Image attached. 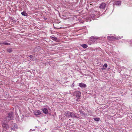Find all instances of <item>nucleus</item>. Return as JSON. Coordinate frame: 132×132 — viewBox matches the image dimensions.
Returning a JSON list of instances; mask_svg holds the SVG:
<instances>
[{"label": "nucleus", "mask_w": 132, "mask_h": 132, "mask_svg": "<svg viewBox=\"0 0 132 132\" xmlns=\"http://www.w3.org/2000/svg\"><path fill=\"white\" fill-rule=\"evenodd\" d=\"M73 94L74 96H77L78 98H79L81 95V92L79 91H75Z\"/></svg>", "instance_id": "nucleus-5"}, {"label": "nucleus", "mask_w": 132, "mask_h": 132, "mask_svg": "<svg viewBox=\"0 0 132 132\" xmlns=\"http://www.w3.org/2000/svg\"><path fill=\"white\" fill-rule=\"evenodd\" d=\"M115 39L116 40H118L121 38L119 36H117V37H115Z\"/></svg>", "instance_id": "nucleus-22"}, {"label": "nucleus", "mask_w": 132, "mask_h": 132, "mask_svg": "<svg viewBox=\"0 0 132 132\" xmlns=\"http://www.w3.org/2000/svg\"><path fill=\"white\" fill-rule=\"evenodd\" d=\"M8 121L5 120H3L2 122V124H8Z\"/></svg>", "instance_id": "nucleus-17"}, {"label": "nucleus", "mask_w": 132, "mask_h": 132, "mask_svg": "<svg viewBox=\"0 0 132 132\" xmlns=\"http://www.w3.org/2000/svg\"><path fill=\"white\" fill-rule=\"evenodd\" d=\"M98 39V38H96L95 37H94V36H92L91 37L90 39V40L92 41H94Z\"/></svg>", "instance_id": "nucleus-13"}, {"label": "nucleus", "mask_w": 132, "mask_h": 132, "mask_svg": "<svg viewBox=\"0 0 132 132\" xmlns=\"http://www.w3.org/2000/svg\"><path fill=\"white\" fill-rule=\"evenodd\" d=\"M95 12V14H96V13H98V11H96V12Z\"/></svg>", "instance_id": "nucleus-27"}, {"label": "nucleus", "mask_w": 132, "mask_h": 132, "mask_svg": "<svg viewBox=\"0 0 132 132\" xmlns=\"http://www.w3.org/2000/svg\"><path fill=\"white\" fill-rule=\"evenodd\" d=\"M107 38L108 40H111L115 39V38L114 36H108Z\"/></svg>", "instance_id": "nucleus-11"}, {"label": "nucleus", "mask_w": 132, "mask_h": 132, "mask_svg": "<svg viewBox=\"0 0 132 132\" xmlns=\"http://www.w3.org/2000/svg\"><path fill=\"white\" fill-rule=\"evenodd\" d=\"M106 5L105 3L102 2L100 4L99 8L101 9H104L106 7Z\"/></svg>", "instance_id": "nucleus-6"}, {"label": "nucleus", "mask_w": 132, "mask_h": 132, "mask_svg": "<svg viewBox=\"0 0 132 132\" xmlns=\"http://www.w3.org/2000/svg\"><path fill=\"white\" fill-rule=\"evenodd\" d=\"M72 118H73L80 119V116L79 114L77 113H74L73 112Z\"/></svg>", "instance_id": "nucleus-3"}, {"label": "nucleus", "mask_w": 132, "mask_h": 132, "mask_svg": "<svg viewBox=\"0 0 132 132\" xmlns=\"http://www.w3.org/2000/svg\"><path fill=\"white\" fill-rule=\"evenodd\" d=\"M73 86H74L73 85L71 86L72 87H73Z\"/></svg>", "instance_id": "nucleus-29"}, {"label": "nucleus", "mask_w": 132, "mask_h": 132, "mask_svg": "<svg viewBox=\"0 0 132 132\" xmlns=\"http://www.w3.org/2000/svg\"><path fill=\"white\" fill-rule=\"evenodd\" d=\"M50 38L51 39L55 40L56 42H57L59 41V39L58 38L56 37H54L52 36H51Z\"/></svg>", "instance_id": "nucleus-14"}, {"label": "nucleus", "mask_w": 132, "mask_h": 132, "mask_svg": "<svg viewBox=\"0 0 132 132\" xmlns=\"http://www.w3.org/2000/svg\"><path fill=\"white\" fill-rule=\"evenodd\" d=\"M14 115V113L13 112L9 113L7 116L5 117V119L8 120H11L13 118Z\"/></svg>", "instance_id": "nucleus-1"}, {"label": "nucleus", "mask_w": 132, "mask_h": 132, "mask_svg": "<svg viewBox=\"0 0 132 132\" xmlns=\"http://www.w3.org/2000/svg\"><path fill=\"white\" fill-rule=\"evenodd\" d=\"M28 56L30 58V60L33 57V56L32 55H29Z\"/></svg>", "instance_id": "nucleus-24"}, {"label": "nucleus", "mask_w": 132, "mask_h": 132, "mask_svg": "<svg viewBox=\"0 0 132 132\" xmlns=\"http://www.w3.org/2000/svg\"><path fill=\"white\" fill-rule=\"evenodd\" d=\"M107 67V64L106 63H105L103 65V67H105L106 68Z\"/></svg>", "instance_id": "nucleus-25"}, {"label": "nucleus", "mask_w": 132, "mask_h": 132, "mask_svg": "<svg viewBox=\"0 0 132 132\" xmlns=\"http://www.w3.org/2000/svg\"><path fill=\"white\" fill-rule=\"evenodd\" d=\"M79 86L81 87L84 88H86L87 86L86 84L82 83H79Z\"/></svg>", "instance_id": "nucleus-8"}, {"label": "nucleus", "mask_w": 132, "mask_h": 132, "mask_svg": "<svg viewBox=\"0 0 132 132\" xmlns=\"http://www.w3.org/2000/svg\"><path fill=\"white\" fill-rule=\"evenodd\" d=\"M31 130L32 131H34V130H35V129H30V131Z\"/></svg>", "instance_id": "nucleus-26"}, {"label": "nucleus", "mask_w": 132, "mask_h": 132, "mask_svg": "<svg viewBox=\"0 0 132 132\" xmlns=\"http://www.w3.org/2000/svg\"><path fill=\"white\" fill-rule=\"evenodd\" d=\"M41 111L40 110H37L34 112V113L36 116H38L41 114Z\"/></svg>", "instance_id": "nucleus-10"}, {"label": "nucleus", "mask_w": 132, "mask_h": 132, "mask_svg": "<svg viewBox=\"0 0 132 132\" xmlns=\"http://www.w3.org/2000/svg\"><path fill=\"white\" fill-rule=\"evenodd\" d=\"M44 19H45V20H46V19H47L46 18H45Z\"/></svg>", "instance_id": "nucleus-28"}, {"label": "nucleus", "mask_w": 132, "mask_h": 132, "mask_svg": "<svg viewBox=\"0 0 132 132\" xmlns=\"http://www.w3.org/2000/svg\"><path fill=\"white\" fill-rule=\"evenodd\" d=\"M93 119L94 120L96 121H98L100 120V119L99 118H94Z\"/></svg>", "instance_id": "nucleus-21"}, {"label": "nucleus", "mask_w": 132, "mask_h": 132, "mask_svg": "<svg viewBox=\"0 0 132 132\" xmlns=\"http://www.w3.org/2000/svg\"><path fill=\"white\" fill-rule=\"evenodd\" d=\"M121 2L120 1H117L115 2H114L113 4V5H121Z\"/></svg>", "instance_id": "nucleus-12"}, {"label": "nucleus", "mask_w": 132, "mask_h": 132, "mask_svg": "<svg viewBox=\"0 0 132 132\" xmlns=\"http://www.w3.org/2000/svg\"><path fill=\"white\" fill-rule=\"evenodd\" d=\"M0 44H4V45H10V43H6V42H0Z\"/></svg>", "instance_id": "nucleus-18"}, {"label": "nucleus", "mask_w": 132, "mask_h": 132, "mask_svg": "<svg viewBox=\"0 0 132 132\" xmlns=\"http://www.w3.org/2000/svg\"><path fill=\"white\" fill-rule=\"evenodd\" d=\"M79 112L81 114V116L85 118L87 117L88 116L87 113H85L84 112L81 110H79Z\"/></svg>", "instance_id": "nucleus-7"}, {"label": "nucleus", "mask_w": 132, "mask_h": 132, "mask_svg": "<svg viewBox=\"0 0 132 132\" xmlns=\"http://www.w3.org/2000/svg\"><path fill=\"white\" fill-rule=\"evenodd\" d=\"M21 14L24 16H26L28 15V14L25 11H24L22 12L21 13Z\"/></svg>", "instance_id": "nucleus-16"}, {"label": "nucleus", "mask_w": 132, "mask_h": 132, "mask_svg": "<svg viewBox=\"0 0 132 132\" xmlns=\"http://www.w3.org/2000/svg\"><path fill=\"white\" fill-rule=\"evenodd\" d=\"M73 112L69 111L65 112L64 113V115L67 117H71L72 118Z\"/></svg>", "instance_id": "nucleus-4"}, {"label": "nucleus", "mask_w": 132, "mask_h": 132, "mask_svg": "<svg viewBox=\"0 0 132 132\" xmlns=\"http://www.w3.org/2000/svg\"><path fill=\"white\" fill-rule=\"evenodd\" d=\"M11 130L15 131L18 129V126L16 123H12L11 126Z\"/></svg>", "instance_id": "nucleus-2"}, {"label": "nucleus", "mask_w": 132, "mask_h": 132, "mask_svg": "<svg viewBox=\"0 0 132 132\" xmlns=\"http://www.w3.org/2000/svg\"><path fill=\"white\" fill-rule=\"evenodd\" d=\"M129 42L130 43L129 44L130 46H132V40H129Z\"/></svg>", "instance_id": "nucleus-23"}, {"label": "nucleus", "mask_w": 132, "mask_h": 132, "mask_svg": "<svg viewBox=\"0 0 132 132\" xmlns=\"http://www.w3.org/2000/svg\"><path fill=\"white\" fill-rule=\"evenodd\" d=\"M81 46L84 48H86L88 47V46L85 44H82L81 45Z\"/></svg>", "instance_id": "nucleus-20"}, {"label": "nucleus", "mask_w": 132, "mask_h": 132, "mask_svg": "<svg viewBox=\"0 0 132 132\" xmlns=\"http://www.w3.org/2000/svg\"><path fill=\"white\" fill-rule=\"evenodd\" d=\"M12 51V48H9L7 49V52L9 53H11Z\"/></svg>", "instance_id": "nucleus-19"}, {"label": "nucleus", "mask_w": 132, "mask_h": 132, "mask_svg": "<svg viewBox=\"0 0 132 132\" xmlns=\"http://www.w3.org/2000/svg\"><path fill=\"white\" fill-rule=\"evenodd\" d=\"M42 111L45 114H47L48 113V111L47 108H44L42 110Z\"/></svg>", "instance_id": "nucleus-15"}, {"label": "nucleus", "mask_w": 132, "mask_h": 132, "mask_svg": "<svg viewBox=\"0 0 132 132\" xmlns=\"http://www.w3.org/2000/svg\"><path fill=\"white\" fill-rule=\"evenodd\" d=\"M2 124L3 128L4 129V130H6L7 128H9V127L8 124Z\"/></svg>", "instance_id": "nucleus-9"}]
</instances>
